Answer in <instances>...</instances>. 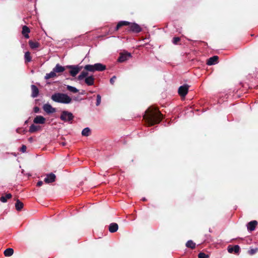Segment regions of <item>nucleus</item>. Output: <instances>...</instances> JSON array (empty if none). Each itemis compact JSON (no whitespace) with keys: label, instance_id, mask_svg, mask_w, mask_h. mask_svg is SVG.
I'll use <instances>...</instances> for the list:
<instances>
[{"label":"nucleus","instance_id":"nucleus-1","mask_svg":"<svg viewBox=\"0 0 258 258\" xmlns=\"http://www.w3.org/2000/svg\"><path fill=\"white\" fill-rule=\"evenodd\" d=\"M51 99L55 102L65 104H70L72 102V98L67 94L60 92H55L52 94Z\"/></svg>","mask_w":258,"mask_h":258},{"label":"nucleus","instance_id":"nucleus-2","mask_svg":"<svg viewBox=\"0 0 258 258\" xmlns=\"http://www.w3.org/2000/svg\"><path fill=\"white\" fill-rule=\"evenodd\" d=\"M95 77L97 78V75L90 74L86 72H82L78 76L77 79L79 81H83L88 86H93L95 84Z\"/></svg>","mask_w":258,"mask_h":258},{"label":"nucleus","instance_id":"nucleus-3","mask_svg":"<svg viewBox=\"0 0 258 258\" xmlns=\"http://www.w3.org/2000/svg\"><path fill=\"white\" fill-rule=\"evenodd\" d=\"M143 119L149 125L159 123L163 118V114H144Z\"/></svg>","mask_w":258,"mask_h":258},{"label":"nucleus","instance_id":"nucleus-4","mask_svg":"<svg viewBox=\"0 0 258 258\" xmlns=\"http://www.w3.org/2000/svg\"><path fill=\"white\" fill-rule=\"evenodd\" d=\"M127 23L125 24V26L127 28L125 29V31L129 33H135L138 34L143 31V29L141 26L135 22H131L126 21Z\"/></svg>","mask_w":258,"mask_h":258},{"label":"nucleus","instance_id":"nucleus-5","mask_svg":"<svg viewBox=\"0 0 258 258\" xmlns=\"http://www.w3.org/2000/svg\"><path fill=\"white\" fill-rule=\"evenodd\" d=\"M66 69H69V73L71 76L75 77L83 68V66L77 65H67L66 66Z\"/></svg>","mask_w":258,"mask_h":258},{"label":"nucleus","instance_id":"nucleus-6","mask_svg":"<svg viewBox=\"0 0 258 258\" xmlns=\"http://www.w3.org/2000/svg\"><path fill=\"white\" fill-rule=\"evenodd\" d=\"M131 57H132V53L126 50H124L120 53L119 57L117 59V62L118 63L124 62Z\"/></svg>","mask_w":258,"mask_h":258},{"label":"nucleus","instance_id":"nucleus-7","mask_svg":"<svg viewBox=\"0 0 258 258\" xmlns=\"http://www.w3.org/2000/svg\"><path fill=\"white\" fill-rule=\"evenodd\" d=\"M189 87L190 86L187 84L181 85L178 89V93L180 96H185L188 92Z\"/></svg>","mask_w":258,"mask_h":258},{"label":"nucleus","instance_id":"nucleus-8","mask_svg":"<svg viewBox=\"0 0 258 258\" xmlns=\"http://www.w3.org/2000/svg\"><path fill=\"white\" fill-rule=\"evenodd\" d=\"M43 110L45 113H56V108L53 107L49 103L44 104L42 106Z\"/></svg>","mask_w":258,"mask_h":258},{"label":"nucleus","instance_id":"nucleus-9","mask_svg":"<svg viewBox=\"0 0 258 258\" xmlns=\"http://www.w3.org/2000/svg\"><path fill=\"white\" fill-rule=\"evenodd\" d=\"M74 116L73 114H60V118L65 122H72Z\"/></svg>","mask_w":258,"mask_h":258},{"label":"nucleus","instance_id":"nucleus-10","mask_svg":"<svg viewBox=\"0 0 258 258\" xmlns=\"http://www.w3.org/2000/svg\"><path fill=\"white\" fill-rule=\"evenodd\" d=\"M218 59L219 57L217 55H213L207 59L206 64L208 66L215 65L218 63Z\"/></svg>","mask_w":258,"mask_h":258},{"label":"nucleus","instance_id":"nucleus-11","mask_svg":"<svg viewBox=\"0 0 258 258\" xmlns=\"http://www.w3.org/2000/svg\"><path fill=\"white\" fill-rule=\"evenodd\" d=\"M66 70V66H62L60 65L59 63H57L55 65V66L52 69L53 71L55 74H56L57 73H62L64 72Z\"/></svg>","mask_w":258,"mask_h":258},{"label":"nucleus","instance_id":"nucleus-12","mask_svg":"<svg viewBox=\"0 0 258 258\" xmlns=\"http://www.w3.org/2000/svg\"><path fill=\"white\" fill-rule=\"evenodd\" d=\"M83 68L84 71L83 72H87V73H89V72L94 73L96 72V67H95V63L93 64H86L85 66H83Z\"/></svg>","mask_w":258,"mask_h":258},{"label":"nucleus","instance_id":"nucleus-13","mask_svg":"<svg viewBox=\"0 0 258 258\" xmlns=\"http://www.w3.org/2000/svg\"><path fill=\"white\" fill-rule=\"evenodd\" d=\"M143 113H161V111L158 110V107L155 105L149 106Z\"/></svg>","mask_w":258,"mask_h":258},{"label":"nucleus","instance_id":"nucleus-14","mask_svg":"<svg viewBox=\"0 0 258 258\" xmlns=\"http://www.w3.org/2000/svg\"><path fill=\"white\" fill-rule=\"evenodd\" d=\"M22 34L24 36L25 39H29L30 38V36L29 34L30 32V30L29 28L26 25H22Z\"/></svg>","mask_w":258,"mask_h":258},{"label":"nucleus","instance_id":"nucleus-15","mask_svg":"<svg viewBox=\"0 0 258 258\" xmlns=\"http://www.w3.org/2000/svg\"><path fill=\"white\" fill-rule=\"evenodd\" d=\"M31 97L33 98L37 97L39 95L38 88L35 85H31Z\"/></svg>","mask_w":258,"mask_h":258},{"label":"nucleus","instance_id":"nucleus-16","mask_svg":"<svg viewBox=\"0 0 258 258\" xmlns=\"http://www.w3.org/2000/svg\"><path fill=\"white\" fill-rule=\"evenodd\" d=\"M56 176L54 174L51 173L47 174V176L44 179L45 182L47 183H52L55 181Z\"/></svg>","mask_w":258,"mask_h":258},{"label":"nucleus","instance_id":"nucleus-17","mask_svg":"<svg viewBox=\"0 0 258 258\" xmlns=\"http://www.w3.org/2000/svg\"><path fill=\"white\" fill-rule=\"evenodd\" d=\"M96 72H103L107 70L106 66L101 62H97L95 63Z\"/></svg>","mask_w":258,"mask_h":258},{"label":"nucleus","instance_id":"nucleus-18","mask_svg":"<svg viewBox=\"0 0 258 258\" xmlns=\"http://www.w3.org/2000/svg\"><path fill=\"white\" fill-rule=\"evenodd\" d=\"M257 222L255 220L249 222L247 225V228L248 231H252L255 230L256 226L257 225Z\"/></svg>","mask_w":258,"mask_h":258},{"label":"nucleus","instance_id":"nucleus-19","mask_svg":"<svg viewBox=\"0 0 258 258\" xmlns=\"http://www.w3.org/2000/svg\"><path fill=\"white\" fill-rule=\"evenodd\" d=\"M240 250V247L238 245H235L233 246H229L228 247V251L229 253L234 252L235 253H238Z\"/></svg>","mask_w":258,"mask_h":258},{"label":"nucleus","instance_id":"nucleus-20","mask_svg":"<svg viewBox=\"0 0 258 258\" xmlns=\"http://www.w3.org/2000/svg\"><path fill=\"white\" fill-rule=\"evenodd\" d=\"M29 45L30 47L33 50H36L40 46V43L36 41H33L32 40L29 41Z\"/></svg>","mask_w":258,"mask_h":258},{"label":"nucleus","instance_id":"nucleus-21","mask_svg":"<svg viewBox=\"0 0 258 258\" xmlns=\"http://www.w3.org/2000/svg\"><path fill=\"white\" fill-rule=\"evenodd\" d=\"M126 21L125 20H121L118 22L116 25L114 27L113 30L115 32L117 31L121 27L125 26V24H126Z\"/></svg>","mask_w":258,"mask_h":258},{"label":"nucleus","instance_id":"nucleus-22","mask_svg":"<svg viewBox=\"0 0 258 258\" xmlns=\"http://www.w3.org/2000/svg\"><path fill=\"white\" fill-rule=\"evenodd\" d=\"M45 118L42 116H37L34 119L33 122L36 124H43L45 123Z\"/></svg>","mask_w":258,"mask_h":258},{"label":"nucleus","instance_id":"nucleus-23","mask_svg":"<svg viewBox=\"0 0 258 258\" xmlns=\"http://www.w3.org/2000/svg\"><path fill=\"white\" fill-rule=\"evenodd\" d=\"M118 229V224L116 223H111L108 228V230L110 232L114 233L117 231Z\"/></svg>","mask_w":258,"mask_h":258},{"label":"nucleus","instance_id":"nucleus-24","mask_svg":"<svg viewBox=\"0 0 258 258\" xmlns=\"http://www.w3.org/2000/svg\"><path fill=\"white\" fill-rule=\"evenodd\" d=\"M65 86L66 89L71 93L76 94L78 93L79 91V90L74 86H72L69 85H65Z\"/></svg>","mask_w":258,"mask_h":258},{"label":"nucleus","instance_id":"nucleus-25","mask_svg":"<svg viewBox=\"0 0 258 258\" xmlns=\"http://www.w3.org/2000/svg\"><path fill=\"white\" fill-rule=\"evenodd\" d=\"M16 202L15 203V208L17 211H21L23 208L24 204L19 199H16Z\"/></svg>","mask_w":258,"mask_h":258},{"label":"nucleus","instance_id":"nucleus-26","mask_svg":"<svg viewBox=\"0 0 258 258\" xmlns=\"http://www.w3.org/2000/svg\"><path fill=\"white\" fill-rule=\"evenodd\" d=\"M41 129V127L39 125H35L32 124L29 127V132L31 133H34Z\"/></svg>","mask_w":258,"mask_h":258},{"label":"nucleus","instance_id":"nucleus-27","mask_svg":"<svg viewBox=\"0 0 258 258\" xmlns=\"http://www.w3.org/2000/svg\"><path fill=\"white\" fill-rule=\"evenodd\" d=\"M12 195L11 194H7L5 196H3L0 198V201L3 203H6L8 199H11Z\"/></svg>","mask_w":258,"mask_h":258},{"label":"nucleus","instance_id":"nucleus-28","mask_svg":"<svg viewBox=\"0 0 258 258\" xmlns=\"http://www.w3.org/2000/svg\"><path fill=\"white\" fill-rule=\"evenodd\" d=\"M24 59L26 63L30 62L32 61V57L29 51H26L24 54Z\"/></svg>","mask_w":258,"mask_h":258},{"label":"nucleus","instance_id":"nucleus-29","mask_svg":"<svg viewBox=\"0 0 258 258\" xmlns=\"http://www.w3.org/2000/svg\"><path fill=\"white\" fill-rule=\"evenodd\" d=\"M56 77H57V75L54 74V72L52 70V71L50 73H47L46 74V75L44 77V79L47 80L50 78H54Z\"/></svg>","mask_w":258,"mask_h":258},{"label":"nucleus","instance_id":"nucleus-30","mask_svg":"<svg viewBox=\"0 0 258 258\" xmlns=\"http://www.w3.org/2000/svg\"><path fill=\"white\" fill-rule=\"evenodd\" d=\"M4 255L6 256H10L11 255H13V254L14 253V250L13 248H7L5 251H4Z\"/></svg>","mask_w":258,"mask_h":258},{"label":"nucleus","instance_id":"nucleus-31","mask_svg":"<svg viewBox=\"0 0 258 258\" xmlns=\"http://www.w3.org/2000/svg\"><path fill=\"white\" fill-rule=\"evenodd\" d=\"M186 246L191 249H195L196 247V243L192 240H190L187 241L186 243Z\"/></svg>","mask_w":258,"mask_h":258},{"label":"nucleus","instance_id":"nucleus-32","mask_svg":"<svg viewBox=\"0 0 258 258\" xmlns=\"http://www.w3.org/2000/svg\"><path fill=\"white\" fill-rule=\"evenodd\" d=\"M91 133V130L89 127L84 128L82 132V135L83 136L88 137Z\"/></svg>","mask_w":258,"mask_h":258},{"label":"nucleus","instance_id":"nucleus-33","mask_svg":"<svg viewBox=\"0 0 258 258\" xmlns=\"http://www.w3.org/2000/svg\"><path fill=\"white\" fill-rule=\"evenodd\" d=\"M107 26L109 27V29H108V30L106 31L105 35H108L109 34H112L115 32V31L113 30L114 27H113V24H111L110 26L108 25Z\"/></svg>","mask_w":258,"mask_h":258},{"label":"nucleus","instance_id":"nucleus-34","mask_svg":"<svg viewBox=\"0 0 258 258\" xmlns=\"http://www.w3.org/2000/svg\"><path fill=\"white\" fill-rule=\"evenodd\" d=\"M180 40L181 38L179 37L174 36L172 38V42L174 45H178Z\"/></svg>","mask_w":258,"mask_h":258},{"label":"nucleus","instance_id":"nucleus-35","mask_svg":"<svg viewBox=\"0 0 258 258\" xmlns=\"http://www.w3.org/2000/svg\"><path fill=\"white\" fill-rule=\"evenodd\" d=\"M101 101V96L100 94H97L96 96V103L95 104L97 106H99Z\"/></svg>","mask_w":258,"mask_h":258},{"label":"nucleus","instance_id":"nucleus-36","mask_svg":"<svg viewBox=\"0 0 258 258\" xmlns=\"http://www.w3.org/2000/svg\"><path fill=\"white\" fill-rule=\"evenodd\" d=\"M40 109L37 106H35L33 107V111L31 113H40Z\"/></svg>","mask_w":258,"mask_h":258},{"label":"nucleus","instance_id":"nucleus-37","mask_svg":"<svg viewBox=\"0 0 258 258\" xmlns=\"http://www.w3.org/2000/svg\"><path fill=\"white\" fill-rule=\"evenodd\" d=\"M199 258H208V255L206 254L205 253L200 252L198 254Z\"/></svg>","mask_w":258,"mask_h":258},{"label":"nucleus","instance_id":"nucleus-38","mask_svg":"<svg viewBox=\"0 0 258 258\" xmlns=\"http://www.w3.org/2000/svg\"><path fill=\"white\" fill-rule=\"evenodd\" d=\"M116 79V76L114 75L110 79V80H109V82H110V83L111 84V85H113L114 84V81Z\"/></svg>","mask_w":258,"mask_h":258},{"label":"nucleus","instance_id":"nucleus-39","mask_svg":"<svg viewBox=\"0 0 258 258\" xmlns=\"http://www.w3.org/2000/svg\"><path fill=\"white\" fill-rule=\"evenodd\" d=\"M97 75V78L95 77V80L98 84H99L101 81L100 78L102 77V75L101 74H96Z\"/></svg>","mask_w":258,"mask_h":258},{"label":"nucleus","instance_id":"nucleus-40","mask_svg":"<svg viewBox=\"0 0 258 258\" xmlns=\"http://www.w3.org/2000/svg\"><path fill=\"white\" fill-rule=\"evenodd\" d=\"M26 146L25 145H23L22 146V147L21 148V149H20V151L22 152H25L26 151Z\"/></svg>","mask_w":258,"mask_h":258},{"label":"nucleus","instance_id":"nucleus-41","mask_svg":"<svg viewBox=\"0 0 258 258\" xmlns=\"http://www.w3.org/2000/svg\"><path fill=\"white\" fill-rule=\"evenodd\" d=\"M185 113H194V110L192 108H190L187 109V111H185Z\"/></svg>","mask_w":258,"mask_h":258},{"label":"nucleus","instance_id":"nucleus-42","mask_svg":"<svg viewBox=\"0 0 258 258\" xmlns=\"http://www.w3.org/2000/svg\"><path fill=\"white\" fill-rule=\"evenodd\" d=\"M72 98V100L73 99L75 101H79L81 100L82 99H80L79 96H74Z\"/></svg>","mask_w":258,"mask_h":258},{"label":"nucleus","instance_id":"nucleus-43","mask_svg":"<svg viewBox=\"0 0 258 258\" xmlns=\"http://www.w3.org/2000/svg\"><path fill=\"white\" fill-rule=\"evenodd\" d=\"M43 184V182L42 181H39L37 183V186H41Z\"/></svg>","mask_w":258,"mask_h":258},{"label":"nucleus","instance_id":"nucleus-44","mask_svg":"<svg viewBox=\"0 0 258 258\" xmlns=\"http://www.w3.org/2000/svg\"><path fill=\"white\" fill-rule=\"evenodd\" d=\"M78 93L80 95H85L86 94V91L84 90H82L81 92L79 91Z\"/></svg>","mask_w":258,"mask_h":258},{"label":"nucleus","instance_id":"nucleus-45","mask_svg":"<svg viewBox=\"0 0 258 258\" xmlns=\"http://www.w3.org/2000/svg\"><path fill=\"white\" fill-rule=\"evenodd\" d=\"M255 250H254V249H251V250H250V252H249V253H250V254H254V253H255Z\"/></svg>","mask_w":258,"mask_h":258},{"label":"nucleus","instance_id":"nucleus-46","mask_svg":"<svg viewBox=\"0 0 258 258\" xmlns=\"http://www.w3.org/2000/svg\"><path fill=\"white\" fill-rule=\"evenodd\" d=\"M24 130H23V132H24ZM22 132V129H21V128H18V129L17 130V132L18 133H21Z\"/></svg>","mask_w":258,"mask_h":258},{"label":"nucleus","instance_id":"nucleus-47","mask_svg":"<svg viewBox=\"0 0 258 258\" xmlns=\"http://www.w3.org/2000/svg\"><path fill=\"white\" fill-rule=\"evenodd\" d=\"M61 113H72V112L69 111H68V110H63V111H61Z\"/></svg>","mask_w":258,"mask_h":258},{"label":"nucleus","instance_id":"nucleus-48","mask_svg":"<svg viewBox=\"0 0 258 258\" xmlns=\"http://www.w3.org/2000/svg\"><path fill=\"white\" fill-rule=\"evenodd\" d=\"M104 36L103 35H100L99 36H97V38H103Z\"/></svg>","mask_w":258,"mask_h":258},{"label":"nucleus","instance_id":"nucleus-49","mask_svg":"<svg viewBox=\"0 0 258 258\" xmlns=\"http://www.w3.org/2000/svg\"><path fill=\"white\" fill-rule=\"evenodd\" d=\"M142 201H146L147 199L145 198H144L142 199Z\"/></svg>","mask_w":258,"mask_h":258},{"label":"nucleus","instance_id":"nucleus-50","mask_svg":"<svg viewBox=\"0 0 258 258\" xmlns=\"http://www.w3.org/2000/svg\"><path fill=\"white\" fill-rule=\"evenodd\" d=\"M88 55H89V52H88V53L86 55L85 57H87Z\"/></svg>","mask_w":258,"mask_h":258},{"label":"nucleus","instance_id":"nucleus-51","mask_svg":"<svg viewBox=\"0 0 258 258\" xmlns=\"http://www.w3.org/2000/svg\"><path fill=\"white\" fill-rule=\"evenodd\" d=\"M24 46V44L23 43L22 44V47H23Z\"/></svg>","mask_w":258,"mask_h":258},{"label":"nucleus","instance_id":"nucleus-52","mask_svg":"<svg viewBox=\"0 0 258 258\" xmlns=\"http://www.w3.org/2000/svg\"><path fill=\"white\" fill-rule=\"evenodd\" d=\"M23 21H24V23H26V21H25L24 19H23Z\"/></svg>","mask_w":258,"mask_h":258},{"label":"nucleus","instance_id":"nucleus-53","mask_svg":"<svg viewBox=\"0 0 258 258\" xmlns=\"http://www.w3.org/2000/svg\"><path fill=\"white\" fill-rule=\"evenodd\" d=\"M23 21H24V23H26V21H25L24 19H23Z\"/></svg>","mask_w":258,"mask_h":258},{"label":"nucleus","instance_id":"nucleus-54","mask_svg":"<svg viewBox=\"0 0 258 258\" xmlns=\"http://www.w3.org/2000/svg\"><path fill=\"white\" fill-rule=\"evenodd\" d=\"M23 21H24V23H26V21H25L24 19H23Z\"/></svg>","mask_w":258,"mask_h":258}]
</instances>
